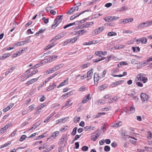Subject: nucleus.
Instances as JSON below:
<instances>
[{
    "label": "nucleus",
    "mask_w": 152,
    "mask_h": 152,
    "mask_svg": "<svg viewBox=\"0 0 152 152\" xmlns=\"http://www.w3.org/2000/svg\"><path fill=\"white\" fill-rule=\"evenodd\" d=\"M63 16V15H59L57 16L54 20V24L52 26V28H54L56 27L57 26L61 21V17Z\"/></svg>",
    "instance_id": "f257e3e1"
},
{
    "label": "nucleus",
    "mask_w": 152,
    "mask_h": 152,
    "mask_svg": "<svg viewBox=\"0 0 152 152\" xmlns=\"http://www.w3.org/2000/svg\"><path fill=\"white\" fill-rule=\"evenodd\" d=\"M152 24V20L148 21L146 22L140 23L137 26L138 28H144Z\"/></svg>",
    "instance_id": "f03ea898"
},
{
    "label": "nucleus",
    "mask_w": 152,
    "mask_h": 152,
    "mask_svg": "<svg viewBox=\"0 0 152 152\" xmlns=\"http://www.w3.org/2000/svg\"><path fill=\"white\" fill-rule=\"evenodd\" d=\"M102 52V51L101 52L100 51H97L95 52V54L96 56H99V58H97L96 59L94 60L93 62H97L101 60H102L106 58H105L104 57H102L100 55H99L101 54Z\"/></svg>",
    "instance_id": "7ed1b4c3"
},
{
    "label": "nucleus",
    "mask_w": 152,
    "mask_h": 152,
    "mask_svg": "<svg viewBox=\"0 0 152 152\" xmlns=\"http://www.w3.org/2000/svg\"><path fill=\"white\" fill-rule=\"evenodd\" d=\"M140 97L143 102L147 101L149 99L148 96L144 93H141Z\"/></svg>",
    "instance_id": "20e7f679"
},
{
    "label": "nucleus",
    "mask_w": 152,
    "mask_h": 152,
    "mask_svg": "<svg viewBox=\"0 0 152 152\" xmlns=\"http://www.w3.org/2000/svg\"><path fill=\"white\" fill-rule=\"evenodd\" d=\"M57 57V56H51L48 57V58H47L45 59V62H51L56 58Z\"/></svg>",
    "instance_id": "39448f33"
},
{
    "label": "nucleus",
    "mask_w": 152,
    "mask_h": 152,
    "mask_svg": "<svg viewBox=\"0 0 152 152\" xmlns=\"http://www.w3.org/2000/svg\"><path fill=\"white\" fill-rule=\"evenodd\" d=\"M91 99L90 95V94H88L83 98V100L82 101V103L83 104H85L88 101H89Z\"/></svg>",
    "instance_id": "423d86ee"
},
{
    "label": "nucleus",
    "mask_w": 152,
    "mask_h": 152,
    "mask_svg": "<svg viewBox=\"0 0 152 152\" xmlns=\"http://www.w3.org/2000/svg\"><path fill=\"white\" fill-rule=\"evenodd\" d=\"M119 97L118 96H116L110 98L108 100V103H111L112 102H114L118 100Z\"/></svg>",
    "instance_id": "0eeeda50"
},
{
    "label": "nucleus",
    "mask_w": 152,
    "mask_h": 152,
    "mask_svg": "<svg viewBox=\"0 0 152 152\" xmlns=\"http://www.w3.org/2000/svg\"><path fill=\"white\" fill-rule=\"evenodd\" d=\"M93 68H92L90 71L88 72L87 73V75L85 77V78H88V80H90L93 75Z\"/></svg>",
    "instance_id": "6e6552de"
},
{
    "label": "nucleus",
    "mask_w": 152,
    "mask_h": 152,
    "mask_svg": "<svg viewBox=\"0 0 152 152\" xmlns=\"http://www.w3.org/2000/svg\"><path fill=\"white\" fill-rule=\"evenodd\" d=\"M10 126V124H7L4 127H3L0 129V134H2L4 133L7 129H8Z\"/></svg>",
    "instance_id": "1a4fd4ad"
},
{
    "label": "nucleus",
    "mask_w": 152,
    "mask_h": 152,
    "mask_svg": "<svg viewBox=\"0 0 152 152\" xmlns=\"http://www.w3.org/2000/svg\"><path fill=\"white\" fill-rule=\"evenodd\" d=\"M40 77V76H39V77L37 78L32 79H31L30 80L26 82V84L28 85L34 83L36 82L38 80V79Z\"/></svg>",
    "instance_id": "9d476101"
},
{
    "label": "nucleus",
    "mask_w": 152,
    "mask_h": 152,
    "mask_svg": "<svg viewBox=\"0 0 152 152\" xmlns=\"http://www.w3.org/2000/svg\"><path fill=\"white\" fill-rule=\"evenodd\" d=\"M68 119V117H65V118H62L56 121V124H58L59 123H64Z\"/></svg>",
    "instance_id": "9b49d317"
},
{
    "label": "nucleus",
    "mask_w": 152,
    "mask_h": 152,
    "mask_svg": "<svg viewBox=\"0 0 152 152\" xmlns=\"http://www.w3.org/2000/svg\"><path fill=\"white\" fill-rule=\"evenodd\" d=\"M56 86V85L54 83H53L51 85H50L48 87H47V91H50L54 89Z\"/></svg>",
    "instance_id": "f8f14e48"
},
{
    "label": "nucleus",
    "mask_w": 152,
    "mask_h": 152,
    "mask_svg": "<svg viewBox=\"0 0 152 152\" xmlns=\"http://www.w3.org/2000/svg\"><path fill=\"white\" fill-rule=\"evenodd\" d=\"M72 101V100L71 99H69L67 101L66 103L64 105L61 107V109H62L64 107H66L67 106L69 107L72 105L73 103H71Z\"/></svg>",
    "instance_id": "ddd939ff"
},
{
    "label": "nucleus",
    "mask_w": 152,
    "mask_h": 152,
    "mask_svg": "<svg viewBox=\"0 0 152 152\" xmlns=\"http://www.w3.org/2000/svg\"><path fill=\"white\" fill-rule=\"evenodd\" d=\"M124 80H119L114 83L111 85V86L112 87H114L116 86L120 85L121 83L122 82H123Z\"/></svg>",
    "instance_id": "4468645a"
},
{
    "label": "nucleus",
    "mask_w": 152,
    "mask_h": 152,
    "mask_svg": "<svg viewBox=\"0 0 152 152\" xmlns=\"http://www.w3.org/2000/svg\"><path fill=\"white\" fill-rule=\"evenodd\" d=\"M68 78H67L66 80H65L63 82L61 83L59 86L57 87V88H59L61 87H62L67 84L68 83Z\"/></svg>",
    "instance_id": "2eb2a0df"
},
{
    "label": "nucleus",
    "mask_w": 152,
    "mask_h": 152,
    "mask_svg": "<svg viewBox=\"0 0 152 152\" xmlns=\"http://www.w3.org/2000/svg\"><path fill=\"white\" fill-rule=\"evenodd\" d=\"M40 124L38 122L35 123L32 126V127L29 129L28 130H30L33 129H35L37 127L39 126Z\"/></svg>",
    "instance_id": "dca6fc26"
},
{
    "label": "nucleus",
    "mask_w": 152,
    "mask_h": 152,
    "mask_svg": "<svg viewBox=\"0 0 152 152\" xmlns=\"http://www.w3.org/2000/svg\"><path fill=\"white\" fill-rule=\"evenodd\" d=\"M87 31L84 29L80 30L75 32V34H78L79 35H82L87 32Z\"/></svg>",
    "instance_id": "f3484780"
},
{
    "label": "nucleus",
    "mask_w": 152,
    "mask_h": 152,
    "mask_svg": "<svg viewBox=\"0 0 152 152\" xmlns=\"http://www.w3.org/2000/svg\"><path fill=\"white\" fill-rule=\"evenodd\" d=\"M14 105L13 103H11L6 108L3 109L4 112H6L10 110Z\"/></svg>",
    "instance_id": "a211bd4d"
},
{
    "label": "nucleus",
    "mask_w": 152,
    "mask_h": 152,
    "mask_svg": "<svg viewBox=\"0 0 152 152\" xmlns=\"http://www.w3.org/2000/svg\"><path fill=\"white\" fill-rule=\"evenodd\" d=\"M59 132L57 131H55L50 136L51 137H53V139H55L59 134Z\"/></svg>",
    "instance_id": "6ab92c4d"
},
{
    "label": "nucleus",
    "mask_w": 152,
    "mask_h": 152,
    "mask_svg": "<svg viewBox=\"0 0 152 152\" xmlns=\"http://www.w3.org/2000/svg\"><path fill=\"white\" fill-rule=\"evenodd\" d=\"M99 77H99L98 74L97 73H95L94 75V82L95 81L98 82Z\"/></svg>",
    "instance_id": "aec40b11"
},
{
    "label": "nucleus",
    "mask_w": 152,
    "mask_h": 152,
    "mask_svg": "<svg viewBox=\"0 0 152 152\" xmlns=\"http://www.w3.org/2000/svg\"><path fill=\"white\" fill-rule=\"evenodd\" d=\"M135 111V108L133 106L130 107L129 110L127 112L128 114L134 113Z\"/></svg>",
    "instance_id": "412c9836"
},
{
    "label": "nucleus",
    "mask_w": 152,
    "mask_h": 152,
    "mask_svg": "<svg viewBox=\"0 0 152 152\" xmlns=\"http://www.w3.org/2000/svg\"><path fill=\"white\" fill-rule=\"evenodd\" d=\"M122 124V122L121 121H119L114 124L112 126L113 127H118L121 126Z\"/></svg>",
    "instance_id": "4be33fe9"
},
{
    "label": "nucleus",
    "mask_w": 152,
    "mask_h": 152,
    "mask_svg": "<svg viewBox=\"0 0 152 152\" xmlns=\"http://www.w3.org/2000/svg\"><path fill=\"white\" fill-rule=\"evenodd\" d=\"M94 128V127H92V126H90L84 127V129L85 131H88L92 130Z\"/></svg>",
    "instance_id": "5701e85b"
},
{
    "label": "nucleus",
    "mask_w": 152,
    "mask_h": 152,
    "mask_svg": "<svg viewBox=\"0 0 152 152\" xmlns=\"http://www.w3.org/2000/svg\"><path fill=\"white\" fill-rule=\"evenodd\" d=\"M107 86V84H104L99 86V88L100 90L102 91L104 89L106 88Z\"/></svg>",
    "instance_id": "b1692460"
},
{
    "label": "nucleus",
    "mask_w": 152,
    "mask_h": 152,
    "mask_svg": "<svg viewBox=\"0 0 152 152\" xmlns=\"http://www.w3.org/2000/svg\"><path fill=\"white\" fill-rule=\"evenodd\" d=\"M11 56L10 53L9 54H4L2 57L0 58V59H4L5 58H7V57H8Z\"/></svg>",
    "instance_id": "393cba45"
},
{
    "label": "nucleus",
    "mask_w": 152,
    "mask_h": 152,
    "mask_svg": "<svg viewBox=\"0 0 152 152\" xmlns=\"http://www.w3.org/2000/svg\"><path fill=\"white\" fill-rule=\"evenodd\" d=\"M132 49L134 52H139L140 50V48L139 47H132Z\"/></svg>",
    "instance_id": "a878e982"
},
{
    "label": "nucleus",
    "mask_w": 152,
    "mask_h": 152,
    "mask_svg": "<svg viewBox=\"0 0 152 152\" xmlns=\"http://www.w3.org/2000/svg\"><path fill=\"white\" fill-rule=\"evenodd\" d=\"M128 8L127 7L125 6H124L121 7V8L119 9H118L117 10V11L121 12L122 11L124 10H126Z\"/></svg>",
    "instance_id": "bb28decb"
},
{
    "label": "nucleus",
    "mask_w": 152,
    "mask_h": 152,
    "mask_svg": "<svg viewBox=\"0 0 152 152\" xmlns=\"http://www.w3.org/2000/svg\"><path fill=\"white\" fill-rule=\"evenodd\" d=\"M61 36H60V35H59L58 34L54 38L50 40V42H53V40H56L58 39H59L61 38Z\"/></svg>",
    "instance_id": "cd10ccee"
},
{
    "label": "nucleus",
    "mask_w": 152,
    "mask_h": 152,
    "mask_svg": "<svg viewBox=\"0 0 152 152\" xmlns=\"http://www.w3.org/2000/svg\"><path fill=\"white\" fill-rule=\"evenodd\" d=\"M140 41L142 44H145L147 42V39L145 37L141 38L140 39Z\"/></svg>",
    "instance_id": "c85d7f7f"
},
{
    "label": "nucleus",
    "mask_w": 152,
    "mask_h": 152,
    "mask_svg": "<svg viewBox=\"0 0 152 152\" xmlns=\"http://www.w3.org/2000/svg\"><path fill=\"white\" fill-rule=\"evenodd\" d=\"M144 74L142 73L140 74H138L137 76V78L138 80L141 81L142 79V77H144L143 76V75Z\"/></svg>",
    "instance_id": "c756f323"
},
{
    "label": "nucleus",
    "mask_w": 152,
    "mask_h": 152,
    "mask_svg": "<svg viewBox=\"0 0 152 152\" xmlns=\"http://www.w3.org/2000/svg\"><path fill=\"white\" fill-rule=\"evenodd\" d=\"M107 35L109 36H112L117 35L116 33L113 31L110 32L108 33Z\"/></svg>",
    "instance_id": "7c9ffc66"
},
{
    "label": "nucleus",
    "mask_w": 152,
    "mask_h": 152,
    "mask_svg": "<svg viewBox=\"0 0 152 152\" xmlns=\"http://www.w3.org/2000/svg\"><path fill=\"white\" fill-rule=\"evenodd\" d=\"M127 64L126 63L125 61H122L120 62V63H118L117 64V66H120L122 65H126Z\"/></svg>",
    "instance_id": "2f4dec72"
},
{
    "label": "nucleus",
    "mask_w": 152,
    "mask_h": 152,
    "mask_svg": "<svg viewBox=\"0 0 152 152\" xmlns=\"http://www.w3.org/2000/svg\"><path fill=\"white\" fill-rule=\"evenodd\" d=\"M77 130V127H75L73 129L72 132L71 133V135H72L74 136L75 135L76 133Z\"/></svg>",
    "instance_id": "473e14b6"
},
{
    "label": "nucleus",
    "mask_w": 152,
    "mask_h": 152,
    "mask_svg": "<svg viewBox=\"0 0 152 152\" xmlns=\"http://www.w3.org/2000/svg\"><path fill=\"white\" fill-rule=\"evenodd\" d=\"M58 67H53L52 68L49 69V70L50 71V72L52 73L58 69L59 68H58Z\"/></svg>",
    "instance_id": "72a5a7b5"
},
{
    "label": "nucleus",
    "mask_w": 152,
    "mask_h": 152,
    "mask_svg": "<svg viewBox=\"0 0 152 152\" xmlns=\"http://www.w3.org/2000/svg\"><path fill=\"white\" fill-rule=\"evenodd\" d=\"M52 116V115H50L47 118L45 119L44 121V122L48 123L49 121H50V118Z\"/></svg>",
    "instance_id": "f704fd0d"
},
{
    "label": "nucleus",
    "mask_w": 152,
    "mask_h": 152,
    "mask_svg": "<svg viewBox=\"0 0 152 152\" xmlns=\"http://www.w3.org/2000/svg\"><path fill=\"white\" fill-rule=\"evenodd\" d=\"M104 150L105 151L108 152L110 150V148L109 146L106 145L104 146Z\"/></svg>",
    "instance_id": "c9c22d12"
},
{
    "label": "nucleus",
    "mask_w": 152,
    "mask_h": 152,
    "mask_svg": "<svg viewBox=\"0 0 152 152\" xmlns=\"http://www.w3.org/2000/svg\"><path fill=\"white\" fill-rule=\"evenodd\" d=\"M78 38V37H75L72 39H70L71 42V43H73L75 42Z\"/></svg>",
    "instance_id": "e433bc0d"
},
{
    "label": "nucleus",
    "mask_w": 152,
    "mask_h": 152,
    "mask_svg": "<svg viewBox=\"0 0 152 152\" xmlns=\"http://www.w3.org/2000/svg\"><path fill=\"white\" fill-rule=\"evenodd\" d=\"M80 119V117L76 116L74 118V122L77 123L78 121H79Z\"/></svg>",
    "instance_id": "4c0bfd02"
},
{
    "label": "nucleus",
    "mask_w": 152,
    "mask_h": 152,
    "mask_svg": "<svg viewBox=\"0 0 152 152\" xmlns=\"http://www.w3.org/2000/svg\"><path fill=\"white\" fill-rule=\"evenodd\" d=\"M26 136L25 135H22L20 139V141H23L26 138Z\"/></svg>",
    "instance_id": "58836bf2"
},
{
    "label": "nucleus",
    "mask_w": 152,
    "mask_h": 152,
    "mask_svg": "<svg viewBox=\"0 0 152 152\" xmlns=\"http://www.w3.org/2000/svg\"><path fill=\"white\" fill-rule=\"evenodd\" d=\"M11 144V142H8L7 143H5L3 145H1V147L0 148V149L4 148L6 147V146L10 145Z\"/></svg>",
    "instance_id": "ea45409f"
},
{
    "label": "nucleus",
    "mask_w": 152,
    "mask_h": 152,
    "mask_svg": "<svg viewBox=\"0 0 152 152\" xmlns=\"http://www.w3.org/2000/svg\"><path fill=\"white\" fill-rule=\"evenodd\" d=\"M45 106V104H41V105L37 107V110H41V109L42 108H43Z\"/></svg>",
    "instance_id": "a19ab883"
},
{
    "label": "nucleus",
    "mask_w": 152,
    "mask_h": 152,
    "mask_svg": "<svg viewBox=\"0 0 152 152\" xmlns=\"http://www.w3.org/2000/svg\"><path fill=\"white\" fill-rule=\"evenodd\" d=\"M122 135H124V136H126L125 137H126V138H132V139H134V140H137V139L132 137H131V136H130L129 135H125V134L124 133H122Z\"/></svg>",
    "instance_id": "79ce46f5"
},
{
    "label": "nucleus",
    "mask_w": 152,
    "mask_h": 152,
    "mask_svg": "<svg viewBox=\"0 0 152 152\" xmlns=\"http://www.w3.org/2000/svg\"><path fill=\"white\" fill-rule=\"evenodd\" d=\"M148 139H150L152 137V133L150 131H148Z\"/></svg>",
    "instance_id": "37998d69"
},
{
    "label": "nucleus",
    "mask_w": 152,
    "mask_h": 152,
    "mask_svg": "<svg viewBox=\"0 0 152 152\" xmlns=\"http://www.w3.org/2000/svg\"><path fill=\"white\" fill-rule=\"evenodd\" d=\"M45 134H43L42 135H40L37 137L36 140L40 139L42 138H43L45 137Z\"/></svg>",
    "instance_id": "c03bdc74"
},
{
    "label": "nucleus",
    "mask_w": 152,
    "mask_h": 152,
    "mask_svg": "<svg viewBox=\"0 0 152 152\" xmlns=\"http://www.w3.org/2000/svg\"><path fill=\"white\" fill-rule=\"evenodd\" d=\"M120 23L125 24L126 23H127V20L126 19L124 20H120Z\"/></svg>",
    "instance_id": "a18cd8bd"
},
{
    "label": "nucleus",
    "mask_w": 152,
    "mask_h": 152,
    "mask_svg": "<svg viewBox=\"0 0 152 152\" xmlns=\"http://www.w3.org/2000/svg\"><path fill=\"white\" fill-rule=\"evenodd\" d=\"M151 61H152V57H150L147 60V61H145V62L143 63V64H145L147 62H149Z\"/></svg>",
    "instance_id": "49530a36"
},
{
    "label": "nucleus",
    "mask_w": 152,
    "mask_h": 152,
    "mask_svg": "<svg viewBox=\"0 0 152 152\" xmlns=\"http://www.w3.org/2000/svg\"><path fill=\"white\" fill-rule=\"evenodd\" d=\"M35 106L34 105H32L29 107V110L30 111H31L34 109Z\"/></svg>",
    "instance_id": "de8ad7c7"
},
{
    "label": "nucleus",
    "mask_w": 152,
    "mask_h": 152,
    "mask_svg": "<svg viewBox=\"0 0 152 152\" xmlns=\"http://www.w3.org/2000/svg\"><path fill=\"white\" fill-rule=\"evenodd\" d=\"M15 44L17 46H20L22 45H24V43H23V42L22 41H21L18 42Z\"/></svg>",
    "instance_id": "09e8293b"
},
{
    "label": "nucleus",
    "mask_w": 152,
    "mask_h": 152,
    "mask_svg": "<svg viewBox=\"0 0 152 152\" xmlns=\"http://www.w3.org/2000/svg\"><path fill=\"white\" fill-rule=\"evenodd\" d=\"M88 148L87 146H83L82 148V150L83 151H86L88 150Z\"/></svg>",
    "instance_id": "8fccbe9b"
},
{
    "label": "nucleus",
    "mask_w": 152,
    "mask_h": 152,
    "mask_svg": "<svg viewBox=\"0 0 152 152\" xmlns=\"http://www.w3.org/2000/svg\"><path fill=\"white\" fill-rule=\"evenodd\" d=\"M132 31L131 30H124L123 31V33H125L126 34H131Z\"/></svg>",
    "instance_id": "3c124183"
},
{
    "label": "nucleus",
    "mask_w": 152,
    "mask_h": 152,
    "mask_svg": "<svg viewBox=\"0 0 152 152\" xmlns=\"http://www.w3.org/2000/svg\"><path fill=\"white\" fill-rule=\"evenodd\" d=\"M86 89V88L84 86H82L79 89V91H85Z\"/></svg>",
    "instance_id": "603ef678"
},
{
    "label": "nucleus",
    "mask_w": 152,
    "mask_h": 152,
    "mask_svg": "<svg viewBox=\"0 0 152 152\" xmlns=\"http://www.w3.org/2000/svg\"><path fill=\"white\" fill-rule=\"evenodd\" d=\"M61 138H62L64 140H66V138H67V135L66 134H63Z\"/></svg>",
    "instance_id": "864d4df0"
},
{
    "label": "nucleus",
    "mask_w": 152,
    "mask_h": 152,
    "mask_svg": "<svg viewBox=\"0 0 152 152\" xmlns=\"http://www.w3.org/2000/svg\"><path fill=\"white\" fill-rule=\"evenodd\" d=\"M80 15H79V13L77 15H73L70 17V19L71 20H72L75 18L79 16Z\"/></svg>",
    "instance_id": "5fc2aeb1"
},
{
    "label": "nucleus",
    "mask_w": 152,
    "mask_h": 152,
    "mask_svg": "<svg viewBox=\"0 0 152 152\" xmlns=\"http://www.w3.org/2000/svg\"><path fill=\"white\" fill-rule=\"evenodd\" d=\"M106 74V71L105 70H104L102 74V75H100V77L101 78H102L103 77H104V76H105V74Z\"/></svg>",
    "instance_id": "6e6d98bb"
},
{
    "label": "nucleus",
    "mask_w": 152,
    "mask_h": 152,
    "mask_svg": "<svg viewBox=\"0 0 152 152\" xmlns=\"http://www.w3.org/2000/svg\"><path fill=\"white\" fill-rule=\"evenodd\" d=\"M105 28V26H102L98 28V29L100 31V32L102 31Z\"/></svg>",
    "instance_id": "4d7b16f0"
},
{
    "label": "nucleus",
    "mask_w": 152,
    "mask_h": 152,
    "mask_svg": "<svg viewBox=\"0 0 152 152\" xmlns=\"http://www.w3.org/2000/svg\"><path fill=\"white\" fill-rule=\"evenodd\" d=\"M17 131V130H15L11 133L10 135V136L11 137L14 136L15 135Z\"/></svg>",
    "instance_id": "13d9d810"
},
{
    "label": "nucleus",
    "mask_w": 152,
    "mask_h": 152,
    "mask_svg": "<svg viewBox=\"0 0 152 152\" xmlns=\"http://www.w3.org/2000/svg\"><path fill=\"white\" fill-rule=\"evenodd\" d=\"M97 138V137L94 135L91 136V139L94 141H95Z\"/></svg>",
    "instance_id": "bf43d9fd"
},
{
    "label": "nucleus",
    "mask_w": 152,
    "mask_h": 152,
    "mask_svg": "<svg viewBox=\"0 0 152 152\" xmlns=\"http://www.w3.org/2000/svg\"><path fill=\"white\" fill-rule=\"evenodd\" d=\"M127 23L132 22L133 20V19L132 18H130L126 19Z\"/></svg>",
    "instance_id": "052dcab7"
},
{
    "label": "nucleus",
    "mask_w": 152,
    "mask_h": 152,
    "mask_svg": "<svg viewBox=\"0 0 152 152\" xmlns=\"http://www.w3.org/2000/svg\"><path fill=\"white\" fill-rule=\"evenodd\" d=\"M86 23L87 24V27H88L90 26H92L93 24V23L91 22H87Z\"/></svg>",
    "instance_id": "680f3d73"
},
{
    "label": "nucleus",
    "mask_w": 152,
    "mask_h": 152,
    "mask_svg": "<svg viewBox=\"0 0 152 152\" xmlns=\"http://www.w3.org/2000/svg\"><path fill=\"white\" fill-rule=\"evenodd\" d=\"M81 135H76L74 138V140H77L79 138H80V137H81Z\"/></svg>",
    "instance_id": "e2e57ef3"
},
{
    "label": "nucleus",
    "mask_w": 152,
    "mask_h": 152,
    "mask_svg": "<svg viewBox=\"0 0 152 152\" xmlns=\"http://www.w3.org/2000/svg\"><path fill=\"white\" fill-rule=\"evenodd\" d=\"M112 4L111 3H109L106 4L105 5V6L107 7H109L112 6Z\"/></svg>",
    "instance_id": "0e129e2a"
},
{
    "label": "nucleus",
    "mask_w": 152,
    "mask_h": 152,
    "mask_svg": "<svg viewBox=\"0 0 152 152\" xmlns=\"http://www.w3.org/2000/svg\"><path fill=\"white\" fill-rule=\"evenodd\" d=\"M136 84L138 86L140 87H142L143 86V84L141 83L140 82H137L136 83Z\"/></svg>",
    "instance_id": "69168bd1"
},
{
    "label": "nucleus",
    "mask_w": 152,
    "mask_h": 152,
    "mask_svg": "<svg viewBox=\"0 0 152 152\" xmlns=\"http://www.w3.org/2000/svg\"><path fill=\"white\" fill-rule=\"evenodd\" d=\"M64 141V140L62 138H61L60 140V141L58 143L60 145H62L63 144Z\"/></svg>",
    "instance_id": "338daca9"
},
{
    "label": "nucleus",
    "mask_w": 152,
    "mask_h": 152,
    "mask_svg": "<svg viewBox=\"0 0 152 152\" xmlns=\"http://www.w3.org/2000/svg\"><path fill=\"white\" fill-rule=\"evenodd\" d=\"M105 142L106 144H109L110 143L111 141L109 139H106L105 140Z\"/></svg>",
    "instance_id": "774afa93"
}]
</instances>
